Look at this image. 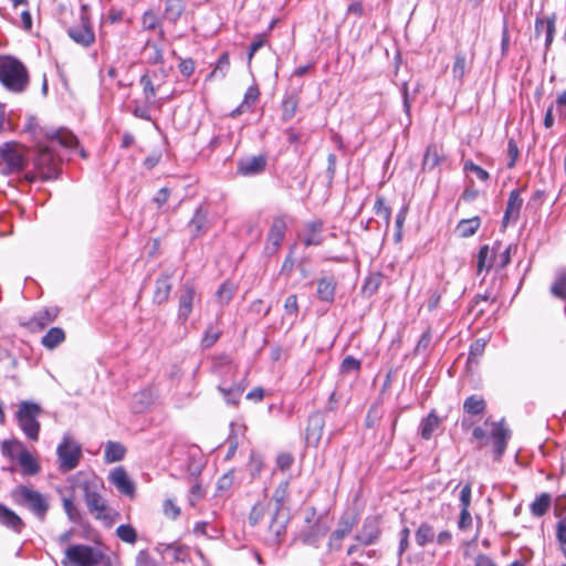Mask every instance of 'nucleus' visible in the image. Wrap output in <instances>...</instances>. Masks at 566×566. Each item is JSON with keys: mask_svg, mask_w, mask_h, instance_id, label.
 I'll use <instances>...</instances> for the list:
<instances>
[{"mask_svg": "<svg viewBox=\"0 0 566 566\" xmlns=\"http://www.w3.org/2000/svg\"><path fill=\"white\" fill-rule=\"evenodd\" d=\"M382 282V275L380 273H371L366 279L361 286V293L364 296H373L379 289Z\"/></svg>", "mask_w": 566, "mask_h": 566, "instance_id": "obj_42", "label": "nucleus"}, {"mask_svg": "<svg viewBox=\"0 0 566 566\" xmlns=\"http://www.w3.org/2000/svg\"><path fill=\"white\" fill-rule=\"evenodd\" d=\"M19 463L25 475H34L40 471V465L27 449H21L18 454Z\"/></svg>", "mask_w": 566, "mask_h": 566, "instance_id": "obj_34", "label": "nucleus"}, {"mask_svg": "<svg viewBox=\"0 0 566 566\" xmlns=\"http://www.w3.org/2000/svg\"><path fill=\"white\" fill-rule=\"evenodd\" d=\"M266 40L264 34H256L250 43L248 51V61L251 62L254 54L265 44Z\"/></svg>", "mask_w": 566, "mask_h": 566, "instance_id": "obj_60", "label": "nucleus"}, {"mask_svg": "<svg viewBox=\"0 0 566 566\" xmlns=\"http://www.w3.org/2000/svg\"><path fill=\"white\" fill-rule=\"evenodd\" d=\"M436 532L432 525L423 522L419 525L415 533V539L419 547H424L427 544L433 542Z\"/></svg>", "mask_w": 566, "mask_h": 566, "instance_id": "obj_37", "label": "nucleus"}, {"mask_svg": "<svg viewBox=\"0 0 566 566\" xmlns=\"http://www.w3.org/2000/svg\"><path fill=\"white\" fill-rule=\"evenodd\" d=\"M440 424V420L436 413L434 410H432L422 421H421V424H420V428H421V437L424 439V440H429L433 432L436 431V429L439 427Z\"/></svg>", "mask_w": 566, "mask_h": 566, "instance_id": "obj_41", "label": "nucleus"}, {"mask_svg": "<svg viewBox=\"0 0 566 566\" xmlns=\"http://www.w3.org/2000/svg\"><path fill=\"white\" fill-rule=\"evenodd\" d=\"M431 340H432L431 329L427 328L422 333L420 339L418 340V343L413 349V354L421 355V354L426 353L430 347Z\"/></svg>", "mask_w": 566, "mask_h": 566, "instance_id": "obj_53", "label": "nucleus"}, {"mask_svg": "<svg viewBox=\"0 0 566 566\" xmlns=\"http://www.w3.org/2000/svg\"><path fill=\"white\" fill-rule=\"evenodd\" d=\"M446 160L443 151L437 145H429L426 149L423 160H422V169L423 170H433L438 166H440Z\"/></svg>", "mask_w": 566, "mask_h": 566, "instance_id": "obj_28", "label": "nucleus"}, {"mask_svg": "<svg viewBox=\"0 0 566 566\" xmlns=\"http://www.w3.org/2000/svg\"><path fill=\"white\" fill-rule=\"evenodd\" d=\"M34 165L44 180L56 179L60 175L59 163L54 154L46 146L39 147Z\"/></svg>", "mask_w": 566, "mask_h": 566, "instance_id": "obj_10", "label": "nucleus"}, {"mask_svg": "<svg viewBox=\"0 0 566 566\" xmlns=\"http://www.w3.org/2000/svg\"><path fill=\"white\" fill-rule=\"evenodd\" d=\"M551 292L556 297L566 301V273L558 276L553 285L551 286Z\"/></svg>", "mask_w": 566, "mask_h": 566, "instance_id": "obj_55", "label": "nucleus"}, {"mask_svg": "<svg viewBox=\"0 0 566 566\" xmlns=\"http://www.w3.org/2000/svg\"><path fill=\"white\" fill-rule=\"evenodd\" d=\"M142 24L144 30L154 31L160 27L161 22L153 10H147L142 17Z\"/></svg>", "mask_w": 566, "mask_h": 566, "instance_id": "obj_50", "label": "nucleus"}, {"mask_svg": "<svg viewBox=\"0 0 566 566\" xmlns=\"http://www.w3.org/2000/svg\"><path fill=\"white\" fill-rule=\"evenodd\" d=\"M556 19H557V15L555 12H553L552 14H549L545 18L537 17L535 19V24H534L535 36L538 38L541 35V33L545 30V49L546 50H548L551 48L553 40H554V35L556 32V27H555Z\"/></svg>", "mask_w": 566, "mask_h": 566, "instance_id": "obj_17", "label": "nucleus"}, {"mask_svg": "<svg viewBox=\"0 0 566 566\" xmlns=\"http://www.w3.org/2000/svg\"><path fill=\"white\" fill-rule=\"evenodd\" d=\"M0 524L18 534H20L25 526L22 518L2 503H0Z\"/></svg>", "mask_w": 566, "mask_h": 566, "instance_id": "obj_25", "label": "nucleus"}, {"mask_svg": "<svg viewBox=\"0 0 566 566\" xmlns=\"http://www.w3.org/2000/svg\"><path fill=\"white\" fill-rule=\"evenodd\" d=\"M337 282L334 276H324L317 280V298L332 304L335 300Z\"/></svg>", "mask_w": 566, "mask_h": 566, "instance_id": "obj_24", "label": "nucleus"}, {"mask_svg": "<svg viewBox=\"0 0 566 566\" xmlns=\"http://www.w3.org/2000/svg\"><path fill=\"white\" fill-rule=\"evenodd\" d=\"M185 11V3L182 0H166L164 18L169 22L176 23Z\"/></svg>", "mask_w": 566, "mask_h": 566, "instance_id": "obj_35", "label": "nucleus"}, {"mask_svg": "<svg viewBox=\"0 0 566 566\" xmlns=\"http://www.w3.org/2000/svg\"><path fill=\"white\" fill-rule=\"evenodd\" d=\"M556 538L562 545H566V515L557 522Z\"/></svg>", "mask_w": 566, "mask_h": 566, "instance_id": "obj_64", "label": "nucleus"}, {"mask_svg": "<svg viewBox=\"0 0 566 566\" xmlns=\"http://www.w3.org/2000/svg\"><path fill=\"white\" fill-rule=\"evenodd\" d=\"M286 517L281 516L280 514L276 515L273 513L272 521L269 525V532L273 534L276 538H280L282 535L285 534L286 531Z\"/></svg>", "mask_w": 566, "mask_h": 566, "instance_id": "obj_44", "label": "nucleus"}, {"mask_svg": "<svg viewBox=\"0 0 566 566\" xmlns=\"http://www.w3.org/2000/svg\"><path fill=\"white\" fill-rule=\"evenodd\" d=\"M65 340V333L61 327H51L42 337L41 344L46 349H54Z\"/></svg>", "mask_w": 566, "mask_h": 566, "instance_id": "obj_33", "label": "nucleus"}, {"mask_svg": "<svg viewBox=\"0 0 566 566\" xmlns=\"http://www.w3.org/2000/svg\"><path fill=\"white\" fill-rule=\"evenodd\" d=\"M60 310L56 306L45 307L38 311L29 321L28 326L31 331H42L53 323L59 316Z\"/></svg>", "mask_w": 566, "mask_h": 566, "instance_id": "obj_20", "label": "nucleus"}, {"mask_svg": "<svg viewBox=\"0 0 566 566\" xmlns=\"http://www.w3.org/2000/svg\"><path fill=\"white\" fill-rule=\"evenodd\" d=\"M108 480L119 493L134 497L136 491L135 483L129 479L123 467L115 468L111 472Z\"/></svg>", "mask_w": 566, "mask_h": 566, "instance_id": "obj_16", "label": "nucleus"}, {"mask_svg": "<svg viewBox=\"0 0 566 566\" xmlns=\"http://www.w3.org/2000/svg\"><path fill=\"white\" fill-rule=\"evenodd\" d=\"M45 136L52 142H57L65 148L73 149L78 145L76 136L66 128H59L56 130L48 132Z\"/></svg>", "mask_w": 566, "mask_h": 566, "instance_id": "obj_27", "label": "nucleus"}, {"mask_svg": "<svg viewBox=\"0 0 566 566\" xmlns=\"http://www.w3.org/2000/svg\"><path fill=\"white\" fill-rule=\"evenodd\" d=\"M294 462V457L289 452H282L276 457V465L281 471L289 470Z\"/></svg>", "mask_w": 566, "mask_h": 566, "instance_id": "obj_61", "label": "nucleus"}, {"mask_svg": "<svg viewBox=\"0 0 566 566\" xmlns=\"http://www.w3.org/2000/svg\"><path fill=\"white\" fill-rule=\"evenodd\" d=\"M84 492V501L91 514L96 520L108 521L111 513L105 499L98 493V486L95 482L84 481L81 483Z\"/></svg>", "mask_w": 566, "mask_h": 566, "instance_id": "obj_4", "label": "nucleus"}, {"mask_svg": "<svg viewBox=\"0 0 566 566\" xmlns=\"http://www.w3.org/2000/svg\"><path fill=\"white\" fill-rule=\"evenodd\" d=\"M325 427V417L323 412L316 411L308 417L306 427V442L316 446L322 436Z\"/></svg>", "mask_w": 566, "mask_h": 566, "instance_id": "obj_19", "label": "nucleus"}, {"mask_svg": "<svg viewBox=\"0 0 566 566\" xmlns=\"http://www.w3.org/2000/svg\"><path fill=\"white\" fill-rule=\"evenodd\" d=\"M298 96L296 93L286 94L282 101V120L287 123L291 120L298 107Z\"/></svg>", "mask_w": 566, "mask_h": 566, "instance_id": "obj_32", "label": "nucleus"}, {"mask_svg": "<svg viewBox=\"0 0 566 566\" xmlns=\"http://www.w3.org/2000/svg\"><path fill=\"white\" fill-rule=\"evenodd\" d=\"M360 369V361L353 356H346L340 364L343 374L356 373Z\"/></svg>", "mask_w": 566, "mask_h": 566, "instance_id": "obj_57", "label": "nucleus"}, {"mask_svg": "<svg viewBox=\"0 0 566 566\" xmlns=\"http://www.w3.org/2000/svg\"><path fill=\"white\" fill-rule=\"evenodd\" d=\"M234 295V285L229 281L223 282L218 291L216 292V297L218 298L221 305L228 304Z\"/></svg>", "mask_w": 566, "mask_h": 566, "instance_id": "obj_45", "label": "nucleus"}, {"mask_svg": "<svg viewBox=\"0 0 566 566\" xmlns=\"http://www.w3.org/2000/svg\"><path fill=\"white\" fill-rule=\"evenodd\" d=\"M502 247L501 241H495L492 249L489 245H482L478 253V273L480 274L483 270L490 271L494 265L495 253Z\"/></svg>", "mask_w": 566, "mask_h": 566, "instance_id": "obj_23", "label": "nucleus"}, {"mask_svg": "<svg viewBox=\"0 0 566 566\" xmlns=\"http://www.w3.org/2000/svg\"><path fill=\"white\" fill-rule=\"evenodd\" d=\"M56 454L60 470L69 472L78 465L82 457V447L69 436H64L62 442L57 446Z\"/></svg>", "mask_w": 566, "mask_h": 566, "instance_id": "obj_5", "label": "nucleus"}, {"mask_svg": "<svg viewBox=\"0 0 566 566\" xmlns=\"http://www.w3.org/2000/svg\"><path fill=\"white\" fill-rule=\"evenodd\" d=\"M287 231V224L284 216L274 217L268 232L264 253L272 256L277 253Z\"/></svg>", "mask_w": 566, "mask_h": 566, "instance_id": "obj_11", "label": "nucleus"}, {"mask_svg": "<svg viewBox=\"0 0 566 566\" xmlns=\"http://www.w3.org/2000/svg\"><path fill=\"white\" fill-rule=\"evenodd\" d=\"M346 18L349 15H355L357 18H361L365 15V8L360 0L353 1L346 9Z\"/></svg>", "mask_w": 566, "mask_h": 566, "instance_id": "obj_63", "label": "nucleus"}, {"mask_svg": "<svg viewBox=\"0 0 566 566\" xmlns=\"http://www.w3.org/2000/svg\"><path fill=\"white\" fill-rule=\"evenodd\" d=\"M197 300L199 301L200 296L196 291L195 284L191 281H186L181 285L178 296V324H186V322L188 321L189 316L192 313L193 305Z\"/></svg>", "mask_w": 566, "mask_h": 566, "instance_id": "obj_8", "label": "nucleus"}, {"mask_svg": "<svg viewBox=\"0 0 566 566\" xmlns=\"http://www.w3.org/2000/svg\"><path fill=\"white\" fill-rule=\"evenodd\" d=\"M125 453L126 448L122 443L108 441L106 443L104 458L107 463L118 462L124 459Z\"/></svg>", "mask_w": 566, "mask_h": 566, "instance_id": "obj_38", "label": "nucleus"}, {"mask_svg": "<svg viewBox=\"0 0 566 566\" xmlns=\"http://www.w3.org/2000/svg\"><path fill=\"white\" fill-rule=\"evenodd\" d=\"M522 191L523 189H514L510 192L505 212L502 220L503 227H506L511 220L517 221V219L520 218V212L523 205V199L521 198Z\"/></svg>", "mask_w": 566, "mask_h": 566, "instance_id": "obj_22", "label": "nucleus"}, {"mask_svg": "<svg viewBox=\"0 0 566 566\" xmlns=\"http://www.w3.org/2000/svg\"><path fill=\"white\" fill-rule=\"evenodd\" d=\"M380 518L375 515L365 517L360 530L355 535V541L361 546L375 545L381 537Z\"/></svg>", "mask_w": 566, "mask_h": 566, "instance_id": "obj_12", "label": "nucleus"}, {"mask_svg": "<svg viewBox=\"0 0 566 566\" xmlns=\"http://www.w3.org/2000/svg\"><path fill=\"white\" fill-rule=\"evenodd\" d=\"M221 335V331L212 325H209L201 339V347L207 349L212 347Z\"/></svg>", "mask_w": 566, "mask_h": 566, "instance_id": "obj_49", "label": "nucleus"}, {"mask_svg": "<svg viewBox=\"0 0 566 566\" xmlns=\"http://www.w3.org/2000/svg\"><path fill=\"white\" fill-rule=\"evenodd\" d=\"M195 61L192 59H181L178 65L179 72L185 77H190L195 72Z\"/></svg>", "mask_w": 566, "mask_h": 566, "instance_id": "obj_62", "label": "nucleus"}, {"mask_svg": "<svg viewBox=\"0 0 566 566\" xmlns=\"http://www.w3.org/2000/svg\"><path fill=\"white\" fill-rule=\"evenodd\" d=\"M188 231L192 239L205 234L209 229L208 210L200 205L187 224Z\"/></svg>", "mask_w": 566, "mask_h": 566, "instance_id": "obj_18", "label": "nucleus"}, {"mask_svg": "<svg viewBox=\"0 0 566 566\" xmlns=\"http://www.w3.org/2000/svg\"><path fill=\"white\" fill-rule=\"evenodd\" d=\"M358 522L359 515L357 513L343 514L338 520L337 528L329 535V551H339L342 548V541L352 533Z\"/></svg>", "mask_w": 566, "mask_h": 566, "instance_id": "obj_9", "label": "nucleus"}, {"mask_svg": "<svg viewBox=\"0 0 566 566\" xmlns=\"http://www.w3.org/2000/svg\"><path fill=\"white\" fill-rule=\"evenodd\" d=\"M480 226H481L480 217H473L470 219L461 220L457 226V230L461 238H470L478 231Z\"/></svg>", "mask_w": 566, "mask_h": 566, "instance_id": "obj_40", "label": "nucleus"}, {"mask_svg": "<svg viewBox=\"0 0 566 566\" xmlns=\"http://www.w3.org/2000/svg\"><path fill=\"white\" fill-rule=\"evenodd\" d=\"M139 83L143 86V93H144L146 99L155 97L156 88H155L150 77L148 76V74L142 75Z\"/></svg>", "mask_w": 566, "mask_h": 566, "instance_id": "obj_59", "label": "nucleus"}, {"mask_svg": "<svg viewBox=\"0 0 566 566\" xmlns=\"http://www.w3.org/2000/svg\"><path fill=\"white\" fill-rule=\"evenodd\" d=\"M486 409V402L482 396L471 395L463 402V411L469 416L482 415Z\"/></svg>", "mask_w": 566, "mask_h": 566, "instance_id": "obj_31", "label": "nucleus"}, {"mask_svg": "<svg viewBox=\"0 0 566 566\" xmlns=\"http://www.w3.org/2000/svg\"><path fill=\"white\" fill-rule=\"evenodd\" d=\"M0 155L11 172L21 171L25 166L24 157L15 149L13 144H4L0 149Z\"/></svg>", "mask_w": 566, "mask_h": 566, "instance_id": "obj_21", "label": "nucleus"}, {"mask_svg": "<svg viewBox=\"0 0 566 566\" xmlns=\"http://www.w3.org/2000/svg\"><path fill=\"white\" fill-rule=\"evenodd\" d=\"M10 496L15 505L28 509L40 521H44L50 504L46 496L41 492L31 486L20 484L11 491Z\"/></svg>", "mask_w": 566, "mask_h": 566, "instance_id": "obj_2", "label": "nucleus"}, {"mask_svg": "<svg viewBox=\"0 0 566 566\" xmlns=\"http://www.w3.org/2000/svg\"><path fill=\"white\" fill-rule=\"evenodd\" d=\"M65 556L76 566H96L104 559L101 551L84 544L69 546Z\"/></svg>", "mask_w": 566, "mask_h": 566, "instance_id": "obj_6", "label": "nucleus"}, {"mask_svg": "<svg viewBox=\"0 0 566 566\" xmlns=\"http://www.w3.org/2000/svg\"><path fill=\"white\" fill-rule=\"evenodd\" d=\"M172 284L170 283V276L163 274L156 280V289L154 292L153 301L156 304L165 303L171 293Z\"/></svg>", "mask_w": 566, "mask_h": 566, "instance_id": "obj_29", "label": "nucleus"}, {"mask_svg": "<svg viewBox=\"0 0 566 566\" xmlns=\"http://www.w3.org/2000/svg\"><path fill=\"white\" fill-rule=\"evenodd\" d=\"M306 522L308 525L301 531L300 539L305 545L318 547L321 539L327 533V526L321 521V518H317L313 523H311L310 518H306Z\"/></svg>", "mask_w": 566, "mask_h": 566, "instance_id": "obj_14", "label": "nucleus"}, {"mask_svg": "<svg viewBox=\"0 0 566 566\" xmlns=\"http://www.w3.org/2000/svg\"><path fill=\"white\" fill-rule=\"evenodd\" d=\"M463 170L465 172H473L482 181H488L490 179L489 172L472 160H467L464 163Z\"/></svg>", "mask_w": 566, "mask_h": 566, "instance_id": "obj_54", "label": "nucleus"}, {"mask_svg": "<svg viewBox=\"0 0 566 566\" xmlns=\"http://www.w3.org/2000/svg\"><path fill=\"white\" fill-rule=\"evenodd\" d=\"M511 251L512 245L510 244L503 251L500 252L499 250L497 253H495L494 265L499 270L504 269L511 262Z\"/></svg>", "mask_w": 566, "mask_h": 566, "instance_id": "obj_56", "label": "nucleus"}, {"mask_svg": "<svg viewBox=\"0 0 566 566\" xmlns=\"http://www.w3.org/2000/svg\"><path fill=\"white\" fill-rule=\"evenodd\" d=\"M259 96H260V91H259L258 86L256 85L250 86L244 94L243 101L241 102V104L238 107H235L230 113V116L235 118V117L242 115L243 113L248 112L252 107V105H254V103L259 99Z\"/></svg>", "mask_w": 566, "mask_h": 566, "instance_id": "obj_30", "label": "nucleus"}, {"mask_svg": "<svg viewBox=\"0 0 566 566\" xmlns=\"http://www.w3.org/2000/svg\"><path fill=\"white\" fill-rule=\"evenodd\" d=\"M551 503H552L551 494L546 493V492L541 493L531 503V505H530L531 513L536 517H542L548 512V510L551 507Z\"/></svg>", "mask_w": 566, "mask_h": 566, "instance_id": "obj_36", "label": "nucleus"}, {"mask_svg": "<svg viewBox=\"0 0 566 566\" xmlns=\"http://www.w3.org/2000/svg\"><path fill=\"white\" fill-rule=\"evenodd\" d=\"M408 210H409L408 206L405 205L400 208L399 212L396 216V220H395L396 231L394 234L395 243H399L402 239V228H403V223L406 221L407 214H408Z\"/></svg>", "mask_w": 566, "mask_h": 566, "instance_id": "obj_46", "label": "nucleus"}, {"mask_svg": "<svg viewBox=\"0 0 566 566\" xmlns=\"http://www.w3.org/2000/svg\"><path fill=\"white\" fill-rule=\"evenodd\" d=\"M144 49L145 50L151 49V53L149 54V56L147 59L148 64L157 65V64L164 63V61H165L164 51L156 42H153L151 40H147Z\"/></svg>", "mask_w": 566, "mask_h": 566, "instance_id": "obj_43", "label": "nucleus"}, {"mask_svg": "<svg viewBox=\"0 0 566 566\" xmlns=\"http://www.w3.org/2000/svg\"><path fill=\"white\" fill-rule=\"evenodd\" d=\"M15 449H23L19 440H4L1 444L2 454L10 459L15 458Z\"/></svg>", "mask_w": 566, "mask_h": 566, "instance_id": "obj_58", "label": "nucleus"}, {"mask_svg": "<svg viewBox=\"0 0 566 566\" xmlns=\"http://www.w3.org/2000/svg\"><path fill=\"white\" fill-rule=\"evenodd\" d=\"M268 164L265 155H258L240 159L237 164V171L241 176H256L262 174Z\"/></svg>", "mask_w": 566, "mask_h": 566, "instance_id": "obj_15", "label": "nucleus"}, {"mask_svg": "<svg viewBox=\"0 0 566 566\" xmlns=\"http://www.w3.org/2000/svg\"><path fill=\"white\" fill-rule=\"evenodd\" d=\"M63 509L71 522L80 523L82 514L71 497L63 499Z\"/></svg>", "mask_w": 566, "mask_h": 566, "instance_id": "obj_51", "label": "nucleus"}, {"mask_svg": "<svg viewBox=\"0 0 566 566\" xmlns=\"http://www.w3.org/2000/svg\"><path fill=\"white\" fill-rule=\"evenodd\" d=\"M229 66H230L229 54L227 52H224L219 56L216 67L209 74L208 77L211 78L213 76H217L219 73L222 78L226 77Z\"/></svg>", "mask_w": 566, "mask_h": 566, "instance_id": "obj_52", "label": "nucleus"}, {"mask_svg": "<svg viewBox=\"0 0 566 566\" xmlns=\"http://www.w3.org/2000/svg\"><path fill=\"white\" fill-rule=\"evenodd\" d=\"M42 408L33 401H21L15 413L17 421L23 433L32 441H38L41 424L38 420Z\"/></svg>", "mask_w": 566, "mask_h": 566, "instance_id": "obj_3", "label": "nucleus"}, {"mask_svg": "<svg viewBox=\"0 0 566 566\" xmlns=\"http://www.w3.org/2000/svg\"><path fill=\"white\" fill-rule=\"evenodd\" d=\"M0 83L11 93H24L30 84L27 66L17 57L0 56Z\"/></svg>", "mask_w": 566, "mask_h": 566, "instance_id": "obj_1", "label": "nucleus"}, {"mask_svg": "<svg viewBox=\"0 0 566 566\" xmlns=\"http://www.w3.org/2000/svg\"><path fill=\"white\" fill-rule=\"evenodd\" d=\"M470 65L467 61V55L464 52H457L454 56V63L452 66V76L454 80H458L462 83L465 73L469 71Z\"/></svg>", "mask_w": 566, "mask_h": 566, "instance_id": "obj_39", "label": "nucleus"}, {"mask_svg": "<svg viewBox=\"0 0 566 566\" xmlns=\"http://www.w3.org/2000/svg\"><path fill=\"white\" fill-rule=\"evenodd\" d=\"M374 212L377 216L382 217L386 223V228H388L391 219V209L389 206L386 205L385 199L382 197H378L376 199L374 205Z\"/></svg>", "mask_w": 566, "mask_h": 566, "instance_id": "obj_48", "label": "nucleus"}, {"mask_svg": "<svg viewBox=\"0 0 566 566\" xmlns=\"http://www.w3.org/2000/svg\"><path fill=\"white\" fill-rule=\"evenodd\" d=\"M66 33L76 44L83 48H88L95 42V33L85 6L81 8L80 23L69 27Z\"/></svg>", "mask_w": 566, "mask_h": 566, "instance_id": "obj_7", "label": "nucleus"}, {"mask_svg": "<svg viewBox=\"0 0 566 566\" xmlns=\"http://www.w3.org/2000/svg\"><path fill=\"white\" fill-rule=\"evenodd\" d=\"M218 391L223 396L226 402L231 406H238L242 394L244 392V386L239 382L228 386L224 381L218 385Z\"/></svg>", "mask_w": 566, "mask_h": 566, "instance_id": "obj_26", "label": "nucleus"}, {"mask_svg": "<svg viewBox=\"0 0 566 566\" xmlns=\"http://www.w3.org/2000/svg\"><path fill=\"white\" fill-rule=\"evenodd\" d=\"M116 535L125 543L134 544L137 541L136 530L129 524H122L116 528Z\"/></svg>", "mask_w": 566, "mask_h": 566, "instance_id": "obj_47", "label": "nucleus"}, {"mask_svg": "<svg viewBox=\"0 0 566 566\" xmlns=\"http://www.w3.org/2000/svg\"><path fill=\"white\" fill-rule=\"evenodd\" d=\"M491 438L493 440L494 459L500 460L511 438V430L504 426V419L492 423Z\"/></svg>", "mask_w": 566, "mask_h": 566, "instance_id": "obj_13", "label": "nucleus"}]
</instances>
